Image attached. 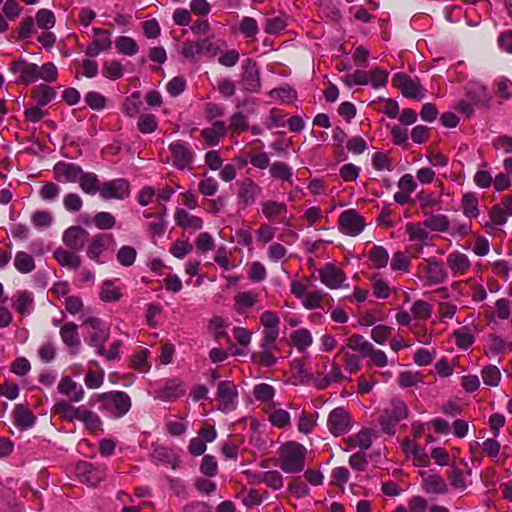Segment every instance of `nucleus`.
<instances>
[{"label": "nucleus", "instance_id": "obj_1", "mask_svg": "<svg viewBox=\"0 0 512 512\" xmlns=\"http://www.w3.org/2000/svg\"><path fill=\"white\" fill-rule=\"evenodd\" d=\"M409 416V409L406 403L398 398L391 399L387 407H385L378 419L381 429L388 435L396 433L397 424Z\"/></svg>", "mask_w": 512, "mask_h": 512}, {"label": "nucleus", "instance_id": "obj_2", "mask_svg": "<svg viewBox=\"0 0 512 512\" xmlns=\"http://www.w3.org/2000/svg\"><path fill=\"white\" fill-rule=\"evenodd\" d=\"M97 402L100 403V410L110 413L114 418H121L131 409L132 401L124 391H110L98 394Z\"/></svg>", "mask_w": 512, "mask_h": 512}, {"label": "nucleus", "instance_id": "obj_3", "mask_svg": "<svg viewBox=\"0 0 512 512\" xmlns=\"http://www.w3.org/2000/svg\"><path fill=\"white\" fill-rule=\"evenodd\" d=\"M306 449L303 445L288 442L281 447L279 466L286 473H299L305 466Z\"/></svg>", "mask_w": 512, "mask_h": 512}, {"label": "nucleus", "instance_id": "obj_4", "mask_svg": "<svg viewBox=\"0 0 512 512\" xmlns=\"http://www.w3.org/2000/svg\"><path fill=\"white\" fill-rule=\"evenodd\" d=\"M87 327V342L97 349V354L104 355V344L109 339L108 326L97 317H88L83 321Z\"/></svg>", "mask_w": 512, "mask_h": 512}, {"label": "nucleus", "instance_id": "obj_5", "mask_svg": "<svg viewBox=\"0 0 512 512\" xmlns=\"http://www.w3.org/2000/svg\"><path fill=\"white\" fill-rule=\"evenodd\" d=\"M116 245L112 234L100 233L93 236L87 246V257L97 263H101V258L106 252L113 250Z\"/></svg>", "mask_w": 512, "mask_h": 512}, {"label": "nucleus", "instance_id": "obj_6", "mask_svg": "<svg viewBox=\"0 0 512 512\" xmlns=\"http://www.w3.org/2000/svg\"><path fill=\"white\" fill-rule=\"evenodd\" d=\"M327 427L335 437L348 433L353 427L349 412L343 407L333 409L327 419Z\"/></svg>", "mask_w": 512, "mask_h": 512}, {"label": "nucleus", "instance_id": "obj_7", "mask_svg": "<svg viewBox=\"0 0 512 512\" xmlns=\"http://www.w3.org/2000/svg\"><path fill=\"white\" fill-rule=\"evenodd\" d=\"M218 409L228 413L236 409L238 404L237 386L233 382L220 381L217 386Z\"/></svg>", "mask_w": 512, "mask_h": 512}, {"label": "nucleus", "instance_id": "obj_8", "mask_svg": "<svg viewBox=\"0 0 512 512\" xmlns=\"http://www.w3.org/2000/svg\"><path fill=\"white\" fill-rule=\"evenodd\" d=\"M338 227L342 233L356 236L365 228V221L355 209H347L340 214Z\"/></svg>", "mask_w": 512, "mask_h": 512}, {"label": "nucleus", "instance_id": "obj_9", "mask_svg": "<svg viewBox=\"0 0 512 512\" xmlns=\"http://www.w3.org/2000/svg\"><path fill=\"white\" fill-rule=\"evenodd\" d=\"M240 84L250 93H257L260 90V72L255 60L247 58L243 61Z\"/></svg>", "mask_w": 512, "mask_h": 512}, {"label": "nucleus", "instance_id": "obj_10", "mask_svg": "<svg viewBox=\"0 0 512 512\" xmlns=\"http://www.w3.org/2000/svg\"><path fill=\"white\" fill-rule=\"evenodd\" d=\"M393 85L400 90L402 95L406 98L421 100L425 96L420 81L412 79L407 74H396L393 78Z\"/></svg>", "mask_w": 512, "mask_h": 512}, {"label": "nucleus", "instance_id": "obj_11", "mask_svg": "<svg viewBox=\"0 0 512 512\" xmlns=\"http://www.w3.org/2000/svg\"><path fill=\"white\" fill-rule=\"evenodd\" d=\"M262 193V188L250 178L243 180L239 184L237 193L238 210H245L254 205Z\"/></svg>", "mask_w": 512, "mask_h": 512}, {"label": "nucleus", "instance_id": "obj_12", "mask_svg": "<svg viewBox=\"0 0 512 512\" xmlns=\"http://www.w3.org/2000/svg\"><path fill=\"white\" fill-rule=\"evenodd\" d=\"M78 479L89 486H96L106 477V470L102 466H95L89 462H79L75 467Z\"/></svg>", "mask_w": 512, "mask_h": 512}, {"label": "nucleus", "instance_id": "obj_13", "mask_svg": "<svg viewBox=\"0 0 512 512\" xmlns=\"http://www.w3.org/2000/svg\"><path fill=\"white\" fill-rule=\"evenodd\" d=\"M103 199H124L130 195V184L126 179H114L104 182L99 189Z\"/></svg>", "mask_w": 512, "mask_h": 512}, {"label": "nucleus", "instance_id": "obj_14", "mask_svg": "<svg viewBox=\"0 0 512 512\" xmlns=\"http://www.w3.org/2000/svg\"><path fill=\"white\" fill-rule=\"evenodd\" d=\"M10 71L13 73L20 72V76L17 80L25 86L39 80L38 65L35 63H29L25 59H18L10 64Z\"/></svg>", "mask_w": 512, "mask_h": 512}, {"label": "nucleus", "instance_id": "obj_15", "mask_svg": "<svg viewBox=\"0 0 512 512\" xmlns=\"http://www.w3.org/2000/svg\"><path fill=\"white\" fill-rule=\"evenodd\" d=\"M89 233L81 226H71L63 233V243L73 251H81L88 241Z\"/></svg>", "mask_w": 512, "mask_h": 512}, {"label": "nucleus", "instance_id": "obj_16", "mask_svg": "<svg viewBox=\"0 0 512 512\" xmlns=\"http://www.w3.org/2000/svg\"><path fill=\"white\" fill-rule=\"evenodd\" d=\"M319 279L326 287L330 289H338L346 280L345 273L332 263L326 264L319 270Z\"/></svg>", "mask_w": 512, "mask_h": 512}, {"label": "nucleus", "instance_id": "obj_17", "mask_svg": "<svg viewBox=\"0 0 512 512\" xmlns=\"http://www.w3.org/2000/svg\"><path fill=\"white\" fill-rule=\"evenodd\" d=\"M261 212L267 220L282 223L286 219L288 209L284 202L266 200L261 202Z\"/></svg>", "mask_w": 512, "mask_h": 512}, {"label": "nucleus", "instance_id": "obj_18", "mask_svg": "<svg viewBox=\"0 0 512 512\" xmlns=\"http://www.w3.org/2000/svg\"><path fill=\"white\" fill-rule=\"evenodd\" d=\"M185 390L183 389L181 382L176 379H170L166 383L155 390L154 398L171 402L177 400L179 397L184 395Z\"/></svg>", "mask_w": 512, "mask_h": 512}, {"label": "nucleus", "instance_id": "obj_19", "mask_svg": "<svg viewBox=\"0 0 512 512\" xmlns=\"http://www.w3.org/2000/svg\"><path fill=\"white\" fill-rule=\"evenodd\" d=\"M446 263L453 277L465 275L471 268V261L462 252L454 251L447 256Z\"/></svg>", "mask_w": 512, "mask_h": 512}, {"label": "nucleus", "instance_id": "obj_20", "mask_svg": "<svg viewBox=\"0 0 512 512\" xmlns=\"http://www.w3.org/2000/svg\"><path fill=\"white\" fill-rule=\"evenodd\" d=\"M58 392L66 396L70 402L78 403L84 398L85 391L81 385L69 376H63L58 384Z\"/></svg>", "mask_w": 512, "mask_h": 512}, {"label": "nucleus", "instance_id": "obj_21", "mask_svg": "<svg viewBox=\"0 0 512 512\" xmlns=\"http://www.w3.org/2000/svg\"><path fill=\"white\" fill-rule=\"evenodd\" d=\"M56 180L59 182H76L81 176L82 169L73 163L57 162L53 167Z\"/></svg>", "mask_w": 512, "mask_h": 512}, {"label": "nucleus", "instance_id": "obj_22", "mask_svg": "<svg viewBox=\"0 0 512 512\" xmlns=\"http://www.w3.org/2000/svg\"><path fill=\"white\" fill-rule=\"evenodd\" d=\"M94 34L97 36L86 48V55L89 57H96L102 51L110 49L112 42L109 37V31L94 28Z\"/></svg>", "mask_w": 512, "mask_h": 512}, {"label": "nucleus", "instance_id": "obj_23", "mask_svg": "<svg viewBox=\"0 0 512 512\" xmlns=\"http://www.w3.org/2000/svg\"><path fill=\"white\" fill-rule=\"evenodd\" d=\"M71 403L70 401L59 400L54 404L52 412L68 422L79 420L84 405L75 407Z\"/></svg>", "mask_w": 512, "mask_h": 512}, {"label": "nucleus", "instance_id": "obj_24", "mask_svg": "<svg viewBox=\"0 0 512 512\" xmlns=\"http://www.w3.org/2000/svg\"><path fill=\"white\" fill-rule=\"evenodd\" d=\"M344 379L345 376L342 374L340 365L332 362L330 364V370L326 374L319 372L315 377V385L317 388L324 390L331 384L339 383Z\"/></svg>", "mask_w": 512, "mask_h": 512}, {"label": "nucleus", "instance_id": "obj_25", "mask_svg": "<svg viewBox=\"0 0 512 512\" xmlns=\"http://www.w3.org/2000/svg\"><path fill=\"white\" fill-rule=\"evenodd\" d=\"M424 215H428L434 208H441L442 199L440 195L432 191L421 190L417 193L416 199Z\"/></svg>", "mask_w": 512, "mask_h": 512}, {"label": "nucleus", "instance_id": "obj_26", "mask_svg": "<svg viewBox=\"0 0 512 512\" xmlns=\"http://www.w3.org/2000/svg\"><path fill=\"white\" fill-rule=\"evenodd\" d=\"M53 256L55 260L63 267L77 270L80 268L82 259L79 255L75 253V251H69L62 247L57 248L53 252Z\"/></svg>", "mask_w": 512, "mask_h": 512}, {"label": "nucleus", "instance_id": "obj_27", "mask_svg": "<svg viewBox=\"0 0 512 512\" xmlns=\"http://www.w3.org/2000/svg\"><path fill=\"white\" fill-rule=\"evenodd\" d=\"M14 424L21 430L31 428L36 420L32 411L24 405H16L13 410Z\"/></svg>", "mask_w": 512, "mask_h": 512}, {"label": "nucleus", "instance_id": "obj_28", "mask_svg": "<svg viewBox=\"0 0 512 512\" xmlns=\"http://www.w3.org/2000/svg\"><path fill=\"white\" fill-rule=\"evenodd\" d=\"M60 337L63 343L75 351L78 350L80 346V337L78 333V327L75 323L69 322L64 324L60 328Z\"/></svg>", "mask_w": 512, "mask_h": 512}, {"label": "nucleus", "instance_id": "obj_29", "mask_svg": "<svg viewBox=\"0 0 512 512\" xmlns=\"http://www.w3.org/2000/svg\"><path fill=\"white\" fill-rule=\"evenodd\" d=\"M461 209L469 219H476L480 215L479 198L475 192H467L462 196Z\"/></svg>", "mask_w": 512, "mask_h": 512}, {"label": "nucleus", "instance_id": "obj_30", "mask_svg": "<svg viewBox=\"0 0 512 512\" xmlns=\"http://www.w3.org/2000/svg\"><path fill=\"white\" fill-rule=\"evenodd\" d=\"M478 90H479V92H481L483 94L482 98L475 99L474 97H472V93L469 91L467 95L471 99L472 103L467 102L465 100H460L455 105V109L457 111H459L460 113L464 114L466 117H470L473 114V111H474L473 106H483V105H486V103L488 102V98H487V95H486L485 88L484 87H479Z\"/></svg>", "mask_w": 512, "mask_h": 512}, {"label": "nucleus", "instance_id": "obj_31", "mask_svg": "<svg viewBox=\"0 0 512 512\" xmlns=\"http://www.w3.org/2000/svg\"><path fill=\"white\" fill-rule=\"evenodd\" d=\"M31 97L38 106L44 107L56 98V91L47 84H40L31 90Z\"/></svg>", "mask_w": 512, "mask_h": 512}, {"label": "nucleus", "instance_id": "obj_32", "mask_svg": "<svg viewBox=\"0 0 512 512\" xmlns=\"http://www.w3.org/2000/svg\"><path fill=\"white\" fill-rule=\"evenodd\" d=\"M375 432L372 429L364 428L353 436H350L346 442L349 448L359 447L363 450H367L371 447Z\"/></svg>", "mask_w": 512, "mask_h": 512}, {"label": "nucleus", "instance_id": "obj_33", "mask_svg": "<svg viewBox=\"0 0 512 512\" xmlns=\"http://www.w3.org/2000/svg\"><path fill=\"white\" fill-rule=\"evenodd\" d=\"M227 133V128L223 121H216L212 127L203 129L201 135L203 139L211 146L217 145L222 137Z\"/></svg>", "mask_w": 512, "mask_h": 512}, {"label": "nucleus", "instance_id": "obj_34", "mask_svg": "<svg viewBox=\"0 0 512 512\" xmlns=\"http://www.w3.org/2000/svg\"><path fill=\"white\" fill-rule=\"evenodd\" d=\"M426 273L429 284H440L447 278L443 265L436 259L427 260Z\"/></svg>", "mask_w": 512, "mask_h": 512}, {"label": "nucleus", "instance_id": "obj_35", "mask_svg": "<svg viewBox=\"0 0 512 512\" xmlns=\"http://www.w3.org/2000/svg\"><path fill=\"white\" fill-rule=\"evenodd\" d=\"M253 482L264 483L273 490H280L283 487V476L278 471H267L253 475Z\"/></svg>", "mask_w": 512, "mask_h": 512}, {"label": "nucleus", "instance_id": "obj_36", "mask_svg": "<svg viewBox=\"0 0 512 512\" xmlns=\"http://www.w3.org/2000/svg\"><path fill=\"white\" fill-rule=\"evenodd\" d=\"M422 488L425 492L431 494H445L448 491L444 479L437 474L424 477L422 480Z\"/></svg>", "mask_w": 512, "mask_h": 512}, {"label": "nucleus", "instance_id": "obj_37", "mask_svg": "<svg viewBox=\"0 0 512 512\" xmlns=\"http://www.w3.org/2000/svg\"><path fill=\"white\" fill-rule=\"evenodd\" d=\"M426 218L423 221V226L436 232H446L449 229V219L444 214H432L424 215Z\"/></svg>", "mask_w": 512, "mask_h": 512}, {"label": "nucleus", "instance_id": "obj_38", "mask_svg": "<svg viewBox=\"0 0 512 512\" xmlns=\"http://www.w3.org/2000/svg\"><path fill=\"white\" fill-rule=\"evenodd\" d=\"M292 344L299 352H304L313 343L311 332L306 328H301L293 331L290 335Z\"/></svg>", "mask_w": 512, "mask_h": 512}, {"label": "nucleus", "instance_id": "obj_39", "mask_svg": "<svg viewBox=\"0 0 512 512\" xmlns=\"http://www.w3.org/2000/svg\"><path fill=\"white\" fill-rule=\"evenodd\" d=\"M177 225L183 228L200 229L202 228L203 221L200 217L190 215L184 209H177L174 215Z\"/></svg>", "mask_w": 512, "mask_h": 512}, {"label": "nucleus", "instance_id": "obj_40", "mask_svg": "<svg viewBox=\"0 0 512 512\" xmlns=\"http://www.w3.org/2000/svg\"><path fill=\"white\" fill-rule=\"evenodd\" d=\"M259 301L258 295L254 292H240L234 297V309L243 313L246 309L253 307Z\"/></svg>", "mask_w": 512, "mask_h": 512}, {"label": "nucleus", "instance_id": "obj_41", "mask_svg": "<svg viewBox=\"0 0 512 512\" xmlns=\"http://www.w3.org/2000/svg\"><path fill=\"white\" fill-rule=\"evenodd\" d=\"M78 421L82 422L91 433L96 434L101 431L102 421L100 417L85 406Z\"/></svg>", "mask_w": 512, "mask_h": 512}, {"label": "nucleus", "instance_id": "obj_42", "mask_svg": "<svg viewBox=\"0 0 512 512\" xmlns=\"http://www.w3.org/2000/svg\"><path fill=\"white\" fill-rule=\"evenodd\" d=\"M14 266L16 270L22 274L31 273L36 267L34 258L24 251H18L16 253Z\"/></svg>", "mask_w": 512, "mask_h": 512}, {"label": "nucleus", "instance_id": "obj_43", "mask_svg": "<svg viewBox=\"0 0 512 512\" xmlns=\"http://www.w3.org/2000/svg\"><path fill=\"white\" fill-rule=\"evenodd\" d=\"M368 259L374 268L380 269L388 264L389 254L383 246L374 245L368 254Z\"/></svg>", "mask_w": 512, "mask_h": 512}, {"label": "nucleus", "instance_id": "obj_44", "mask_svg": "<svg viewBox=\"0 0 512 512\" xmlns=\"http://www.w3.org/2000/svg\"><path fill=\"white\" fill-rule=\"evenodd\" d=\"M372 283L373 295L379 299H386L390 296V287L383 279L381 274H374L370 278Z\"/></svg>", "mask_w": 512, "mask_h": 512}, {"label": "nucleus", "instance_id": "obj_45", "mask_svg": "<svg viewBox=\"0 0 512 512\" xmlns=\"http://www.w3.org/2000/svg\"><path fill=\"white\" fill-rule=\"evenodd\" d=\"M483 383L487 386L496 387L501 381V372L496 365L484 366L481 370Z\"/></svg>", "mask_w": 512, "mask_h": 512}, {"label": "nucleus", "instance_id": "obj_46", "mask_svg": "<svg viewBox=\"0 0 512 512\" xmlns=\"http://www.w3.org/2000/svg\"><path fill=\"white\" fill-rule=\"evenodd\" d=\"M78 182L81 189L87 194L93 195L100 189L98 178L94 173H84L82 171Z\"/></svg>", "mask_w": 512, "mask_h": 512}, {"label": "nucleus", "instance_id": "obj_47", "mask_svg": "<svg viewBox=\"0 0 512 512\" xmlns=\"http://www.w3.org/2000/svg\"><path fill=\"white\" fill-rule=\"evenodd\" d=\"M115 47L119 53L128 56L135 55L139 50L135 40L128 36L118 37L115 41Z\"/></svg>", "mask_w": 512, "mask_h": 512}, {"label": "nucleus", "instance_id": "obj_48", "mask_svg": "<svg viewBox=\"0 0 512 512\" xmlns=\"http://www.w3.org/2000/svg\"><path fill=\"white\" fill-rule=\"evenodd\" d=\"M371 346L372 344L370 342L358 334L352 335L346 342V347L353 351L359 352L364 357H366V354L371 351Z\"/></svg>", "mask_w": 512, "mask_h": 512}, {"label": "nucleus", "instance_id": "obj_49", "mask_svg": "<svg viewBox=\"0 0 512 512\" xmlns=\"http://www.w3.org/2000/svg\"><path fill=\"white\" fill-rule=\"evenodd\" d=\"M269 421L277 428H287L290 426V414L284 409H274L269 415Z\"/></svg>", "mask_w": 512, "mask_h": 512}, {"label": "nucleus", "instance_id": "obj_50", "mask_svg": "<svg viewBox=\"0 0 512 512\" xmlns=\"http://www.w3.org/2000/svg\"><path fill=\"white\" fill-rule=\"evenodd\" d=\"M33 304V299L28 292H21L13 302V308L21 315L29 313Z\"/></svg>", "mask_w": 512, "mask_h": 512}, {"label": "nucleus", "instance_id": "obj_51", "mask_svg": "<svg viewBox=\"0 0 512 512\" xmlns=\"http://www.w3.org/2000/svg\"><path fill=\"white\" fill-rule=\"evenodd\" d=\"M102 74L110 80H117L123 76V66L116 60L106 62L103 65Z\"/></svg>", "mask_w": 512, "mask_h": 512}, {"label": "nucleus", "instance_id": "obj_52", "mask_svg": "<svg viewBox=\"0 0 512 512\" xmlns=\"http://www.w3.org/2000/svg\"><path fill=\"white\" fill-rule=\"evenodd\" d=\"M226 128L227 131L233 134H241L248 129L246 117L240 112L233 114L230 118L229 126Z\"/></svg>", "mask_w": 512, "mask_h": 512}, {"label": "nucleus", "instance_id": "obj_53", "mask_svg": "<svg viewBox=\"0 0 512 512\" xmlns=\"http://www.w3.org/2000/svg\"><path fill=\"white\" fill-rule=\"evenodd\" d=\"M276 350L277 349H262L261 352H254L252 354V359L262 367H271L277 361V359L272 355V352Z\"/></svg>", "mask_w": 512, "mask_h": 512}, {"label": "nucleus", "instance_id": "obj_54", "mask_svg": "<svg viewBox=\"0 0 512 512\" xmlns=\"http://www.w3.org/2000/svg\"><path fill=\"white\" fill-rule=\"evenodd\" d=\"M137 252L135 248L131 246H122L117 252L118 262L125 267H129L134 264L136 260Z\"/></svg>", "mask_w": 512, "mask_h": 512}, {"label": "nucleus", "instance_id": "obj_55", "mask_svg": "<svg viewBox=\"0 0 512 512\" xmlns=\"http://www.w3.org/2000/svg\"><path fill=\"white\" fill-rule=\"evenodd\" d=\"M121 293L120 290L115 287L110 281H106L103 283L100 298L105 302H116L120 299Z\"/></svg>", "mask_w": 512, "mask_h": 512}, {"label": "nucleus", "instance_id": "obj_56", "mask_svg": "<svg viewBox=\"0 0 512 512\" xmlns=\"http://www.w3.org/2000/svg\"><path fill=\"white\" fill-rule=\"evenodd\" d=\"M36 24L42 29H50L55 25V16L51 10L40 9L36 13Z\"/></svg>", "mask_w": 512, "mask_h": 512}, {"label": "nucleus", "instance_id": "obj_57", "mask_svg": "<svg viewBox=\"0 0 512 512\" xmlns=\"http://www.w3.org/2000/svg\"><path fill=\"white\" fill-rule=\"evenodd\" d=\"M240 32L247 38H255L259 32L257 21L252 18L245 16L240 22Z\"/></svg>", "mask_w": 512, "mask_h": 512}, {"label": "nucleus", "instance_id": "obj_58", "mask_svg": "<svg viewBox=\"0 0 512 512\" xmlns=\"http://www.w3.org/2000/svg\"><path fill=\"white\" fill-rule=\"evenodd\" d=\"M170 150L176 160H191L194 157V153L182 142L172 143Z\"/></svg>", "mask_w": 512, "mask_h": 512}, {"label": "nucleus", "instance_id": "obj_59", "mask_svg": "<svg viewBox=\"0 0 512 512\" xmlns=\"http://www.w3.org/2000/svg\"><path fill=\"white\" fill-rule=\"evenodd\" d=\"M93 223L98 229L109 230L115 226L116 220L109 212H99L93 217Z\"/></svg>", "mask_w": 512, "mask_h": 512}, {"label": "nucleus", "instance_id": "obj_60", "mask_svg": "<svg viewBox=\"0 0 512 512\" xmlns=\"http://www.w3.org/2000/svg\"><path fill=\"white\" fill-rule=\"evenodd\" d=\"M39 79L45 82H55L58 78V69L54 63L48 62L42 66H38Z\"/></svg>", "mask_w": 512, "mask_h": 512}, {"label": "nucleus", "instance_id": "obj_61", "mask_svg": "<svg viewBox=\"0 0 512 512\" xmlns=\"http://www.w3.org/2000/svg\"><path fill=\"white\" fill-rule=\"evenodd\" d=\"M196 42L197 52L199 54H207L211 57L216 56L220 52V47L210 40V38L198 39Z\"/></svg>", "mask_w": 512, "mask_h": 512}, {"label": "nucleus", "instance_id": "obj_62", "mask_svg": "<svg viewBox=\"0 0 512 512\" xmlns=\"http://www.w3.org/2000/svg\"><path fill=\"white\" fill-rule=\"evenodd\" d=\"M489 216H490L491 224L486 223L484 225L485 228H489L492 226L504 225L507 222L508 215L502 207L496 205L490 209Z\"/></svg>", "mask_w": 512, "mask_h": 512}, {"label": "nucleus", "instance_id": "obj_63", "mask_svg": "<svg viewBox=\"0 0 512 512\" xmlns=\"http://www.w3.org/2000/svg\"><path fill=\"white\" fill-rule=\"evenodd\" d=\"M253 394L258 401L268 402L274 397L275 390L271 385L261 383L254 387Z\"/></svg>", "mask_w": 512, "mask_h": 512}, {"label": "nucleus", "instance_id": "obj_64", "mask_svg": "<svg viewBox=\"0 0 512 512\" xmlns=\"http://www.w3.org/2000/svg\"><path fill=\"white\" fill-rule=\"evenodd\" d=\"M411 312L415 318L428 319L432 312L431 305L423 300H416L411 308Z\"/></svg>", "mask_w": 512, "mask_h": 512}]
</instances>
